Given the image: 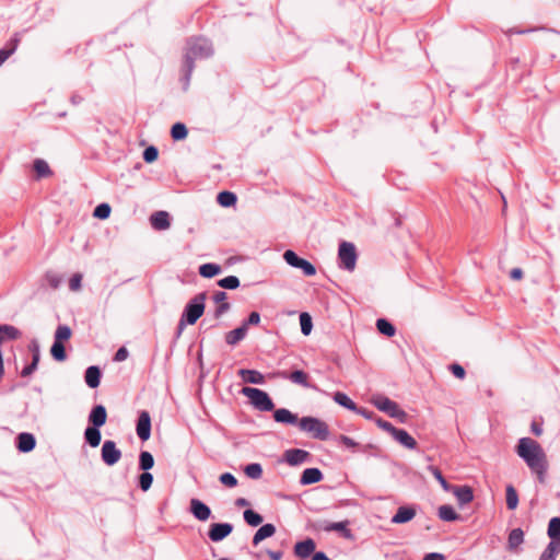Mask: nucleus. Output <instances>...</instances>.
Segmentation results:
<instances>
[{"label": "nucleus", "instance_id": "nucleus-47", "mask_svg": "<svg viewBox=\"0 0 560 560\" xmlns=\"http://www.w3.org/2000/svg\"><path fill=\"white\" fill-rule=\"evenodd\" d=\"M241 282L236 276H228L218 281V285L226 290H236Z\"/></svg>", "mask_w": 560, "mask_h": 560}, {"label": "nucleus", "instance_id": "nucleus-59", "mask_svg": "<svg viewBox=\"0 0 560 560\" xmlns=\"http://www.w3.org/2000/svg\"><path fill=\"white\" fill-rule=\"evenodd\" d=\"M231 308V304L229 302L219 303L217 308L214 310L213 316L215 319H219L223 314L229 312Z\"/></svg>", "mask_w": 560, "mask_h": 560}, {"label": "nucleus", "instance_id": "nucleus-34", "mask_svg": "<svg viewBox=\"0 0 560 560\" xmlns=\"http://www.w3.org/2000/svg\"><path fill=\"white\" fill-rule=\"evenodd\" d=\"M33 168L36 173L37 179L46 178L52 175V171L50 170L48 163L43 159H35Z\"/></svg>", "mask_w": 560, "mask_h": 560}, {"label": "nucleus", "instance_id": "nucleus-11", "mask_svg": "<svg viewBox=\"0 0 560 560\" xmlns=\"http://www.w3.org/2000/svg\"><path fill=\"white\" fill-rule=\"evenodd\" d=\"M233 532L231 523H213L208 530V537L213 542H219Z\"/></svg>", "mask_w": 560, "mask_h": 560}, {"label": "nucleus", "instance_id": "nucleus-27", "mask_svg": "<svg viewBox=\"0 0 560 560\" xmlns=\"http://www.w3.org/2000/svg\"><path fill=\"white\" fill-rule=\"evenodd\" d=\"M276 526L271 523H266L261 525L253 537V545L257 546L264 539L269 538L276 534Z\"/></svg>", "mask_w": 560, "mask_h": 560}, {"label": "nucleus", "instance_id": "nucleus-15", "mask_svg": "<svg viewBox=\"0 0 560 560\" xmlns=\"http://www.w3.org/2000/svg\"><path fill=\"white\" fill-rule=\"evenodd\" d=\"M89 425L101 428L107 421V411L103 405H95L89 413Z\"/></svg>", "mask_w": 560, "mask_h": 560}, {"label": "nucleus", "instance_id": "nucleus-4", "mask_svg": "<svg viewBox=\"0 0 560 560\" xmlns=\"http://www.w3.org/2000/svg\"><path fill=\"white\" fill-rule=\"evenodd\" d=\"M207 292H200L190 299L185 305L180 317L189 325H194L203 315L206 308Z\"/></svg>", "mask_w": 560, "mask_h": 560}, {"label": "nucleus", "instance_id": "nucleus-60", "mask_svg": "<svg viewBox=\"0 0 560 560\" xmlns=\"http://www.w3.org/2000/svg\"><path fill=\"white\" fill-rule=\"evenodd\" d=\"M450 371L452 372V374L455 377L460 378V380H463L466 375L465 369L458 363L451 364Z\"/></svg>", "mask_w": 560, "mask_h": 560}, {"label": "nucleus", "instance_id": "nucleus-39", "mask_svg": "<svg viewBox=\"0 0 560 560\" xmlns=\"http://www.w3.org/2000/svg\"><path fill=\"white\" fill-rule=\"evenodd\" d=\"M505 501L506 508L511 511L515 510L518 505V494L512 485H508L505 488Z\"/></svg>", "mask_w": 560, "mask_h": 560}, {"label": "nucleus", "instance_id": "nucleus-37", "mask_svg": "<svg viewBox=\"0 0 560 560\" xmlns=\"http://www.w3.org/2000/svg\"><path fill=\"white\" fill-rule=\"evenodd\" d=\"M236 201H237V197L232 191L223 190L217 195V202L221 207H224V208L233 207V206H235Z\"/></svg>", "mask_w": 560, "mask_h": 560}, {"label": "nucleus", "instance_id": "nucleus-12", "mask_svg": "<svg viewBox=\"0 0 560 560\" xmlns=\"http://www.w3.org/2000/svg\"><path fill=\"white\" fill-rule=\"evenodd\" d=\"M189 512L200 522H206L211 517V509L199 499H191L189 503Z\"/></svg>", "mask_w": 560, "mask_h": 560}, {"label": "nucleus", "instance_id": "nucleus-40", "mask_svg": "<svg viewBox=\"0 0 560 560\" xmlns=\"http://www.w3.org/2000/svg\"><path fill=\"white\" fill-rule=\"evenodd\" d=\"M139 469L142 471H149L154 466V457L148 451H141L139 454Z\"/></svg>", "mask_w": 560, "mask_h": 560}, {"label": "nucleus", "instance_id": "nucleus-6", "mask_svg": "<svg viewBox=\"0 0 560 560\" xmlns=\"http://www.w3.org/2000/svg\"><path fill=\"white\" fill-rule=\"evenodd\" d=\"M373 405L381 411L387 413L389 417L405 422L407 412L399 408L398 404L384 395H377L372 399Z\"/></svg>", "mask_w": 560, "mask_h": 560}, {"label": "nucleus", "instance_id": "nucleus-41", "mask_svg": "<svg viewBox=\"0 0 560 560\" xmlns=\"http://www.w3.org/2000/svg\"><path fill=\"white\" fill-rule=\"evenodd\" d=\"M376 328L380 334L386 337H393L396 332L395 326L386 318H378L376 320Z\"/></svg>", "mask_w": 560, "mask_h": 560}, {"label": "nucleus", "instance_id": "nucleus-56", "mask_svg": "<svg viewBox=\"0 0 560 560\" xmlns=\"http://www.w3.org/2000/svg\"><path fill=\"white\" fill-rule=\"evenodd\" d=\"M260 323V314L256 311L249 313L248 317L242 322V326L248 331L249 326H256Z\"/></svg>", "mask_w": 560, "mask_h": 560}, {"label": "nucleus", "instance_id": "nucleus-28", "mask_svg": "<svg viewBox=\"0 0 560 560\" xmlns=\"http://www.w3.org/2000/svg\"><path fill=\"white\" fill-rule=\"evenodd\" d=\"M238 375L246 383L264 384L265 382V376L259 371L256 370L241 369L238 371Z\"/></svg>", "mask_w": 560, "mask_h": 560}, {"label": "nucleus", "instance_id": "nucleus-18", "mask_svg": "<svg viewBox=\"0 0 560 560\" xmlns=\"http://www.w3.org/2000/svg\"><path fill=\"white\" fill-rule=\"evenodd\" d=\"M277 375L281 378L290 380L292 383L299 384L305 388L311 387V384L308 383V375L302 370H294L291 373L280 371Z\"/></svg>", "mask_w": 560, "mask_h": 560}, {"label": "nucleus", "instance_id": "nucleus-1", "mask_svg": "<svg viewBox=\"0 0 560 560\" xmlns=\"http://www.w3.org/2000/svg\"><path fill=\"white\" fill-rule=\"evenodd\" d=\"M214 54L212 43L205 37H190L186 42V50L184 54L182 65L183 90L187 91L190 84V79L195 70L196 59H207Z\"/></svg>", "mask_w": 560, "mask_h": 560}, {"label": "nucleus", "instance_id": "nucleus-55", "mask_svg": "<svg viewBox=\"0 0 560 560\" xmlns=\"http://www.w3.org/2000/svg\"><path fill=\"white\" fill-rule=\"evenodd\" d=\"M220 482L229 488H234L237 486L236 477L231 472H223L219 477Z\"/></svg>", "mask_w": 560, "mask_h": 560}, {"label": "nucleus", "instance_id": "nucleus-23", "mask_svg": "<svg viewBox=\"0 0 560 560\" xmlns=\"http://www.w3.org/2000/svg\"><path fill=\"white\" fill-rule=\"evenodd\" d=\"M102 371L97 365H91L85 370L84 381L90 388H96L101 384Z\"/></svg>", "mask_w": 560, "mask_h": 560}, {"label": "nucleus", "instance_id": "nucleus-50", "mask_svg": "<svg viewBox=\"0 0 560 560\" xmlns=\"http://www.w3.org/2000/svg\"><path fill=\"white\" fill-rule=\"evenodd\" d=\"M153 482V475L149 471H142V474L138 478L139 488L145 492L148 491Z\"/></svg>", "mask_w": 560, "mask_h": 560}, {"label": "nucleus", "instance_id": "nucleus-8", "mask_svg": "<svg viewBox=\"0 0 560 560\" xmlns=\"http://www.w3.org/2000/svg\"><path fill=\"white\" fill-rule=\"evenodd\" d=\"M284 261L293 267L301 269L304 276L312 277L316 275V268L315 266L310 262L308 260L300 257L294 250L287 249L283 254Z\"/></svg>", "mask_w": 560, "mask_h": 560}, {"label": "nucleus", "instance_id": "nucleus-42", "mask_svg": "<svg viewBox=\"0 0 560 560\" xmlns=\"http://www.w3.org/2000/svg\"><path fill=\"white\" fill-rule=\"evenodd\" d=\"M188 129L183 122H175L171 127V137L174 141H180L187 138Z\"/></svg>", "mask_w": 560, "mask_h": 560}, {"label": "nucleus", "instance_id": "nucleus-31", "mask_svg": "<svg viewBox=\"0 0 560 560\" xmlns=\"http://www.w3.org/2000/svg\"><path fill=\"white\" fill-rule=\"evenodd\" d=\"M198 272L202 278L211 279L220 275L222 272V268L218 264L206 262L199 266Z\"/></svg>", "mask_w": 560, "mask_h": 560}, {"label": "nucleus", "instance_id": "nucleus-54", "mask_svg": "<svg viewBox=\"0 0 560 560\" xmlns=\"http://www.w3.org/2000/svg\"><path fill=\"white\" fill-rule=\"evenodd\" d=\"M432 470V474L434 476V478L439 481V483L441 485V487L443 488V490L445 491H450V489H452L453 485H451L443 476L442 471L438 468V467H432L431 468Z\"/></svg>", "mask_w": 560, "mask_h": 560}, {"label": "nucleus", "instance_id": "nucleus-19", "mask_svg": "<svg viewBox=\"0 0 560 560\" xmlns=\"http://www.w3.org/2000/svg\"><path fill=\"white\" fill-rule=\"evenodd\" d=\"M150 223L154 230L163 231L171 226V217L166 211H155L150 215Z\"/></svg>", "mask_w": 560, "mask_h": 560}, {"label": "nucleus", "instance_id": "nucleus-7", "mask_svg": "<svg viewBox=\"0 0 560 560\" xmlns=\"http://www.w3.org/2000/svg\"><path fill=\"white\" fill-rule=\"evenodd\" d=\"M339 266L348 271H352L357 264V249L352 243L341 242L338 249Z\"/></svg>", "mask_w": 560, "mask_h": 560}, {"label": "nucleus", "instance_id": "nucleus-10", "mask_svg": "<svg viewBox=\"0 0 560 560\" xmlns=\"http://www.w3.org/2000/svg\"><path fill=\"white\" fill-rule=\"evenodd\" d=\"M136 432L138 438L145 442L151 436V417L147 410H141L139 412L137 423H136Z\"/></svg>", "mask_w": 560, "mask_h": 560}, {"label": "nucleus", "instance_id": "nucleus-58", "mask_svg": "<svg viewBox=\"0 0 560 560\" xmlns=\"http://www.w3.org/2000/svg\"><path fill=\"white\" fill-rule=\"evenodd\" d=\"M376 425L381 429H383L384 431L388 432V433H393V431H395V428L390 422L380 418L376 416V418L374 419Z\"/></svg>", "mask_w": 560, "mask_h": 560}, {"label": "nucleus", "instance_id": "nucleus-35", "mask_svg": "<svg viewBox=\"0 0 560 560\" xmlns=\"http://www.w3.org/2000/svg\"><path fill=\"white\" fill-rule=\"evenodd\" d=\"M21 336V331L11 325H0V345L5 340H15Z\"/></svg>", "mask_w": 560, "mask_h": 560}, {"label": "nucleus", "instance_id": "nucleus-26", "mask_svg": "<svg viewBox=\"0 0 560 560\" xmlns=\"http://www.w3.org/2000/svg\"><path fill=\"white\" fill-rule=\"evenodd\" d=\"M20 34L15 33L10 40L7 42L5 46L0 49V66L12 56L19 47L20 44Z\"/></svg>", "mask_w": 560, "mask_h": 560}, {"label": "nucleus", "instance_id": "nucleus-16", "mask_svg": "<svg viewBox=\"0 0 560 560\" xmlns=\"http://www.w3.org/2000/svg\"><path fill=\"white\" fill-rule=\"evenodd\" d=\"M273 420L288 425H299L300 418L287 408L273 409Z\"/></svg>", "mask_w": 560, "mask_h": 560}, {"label": "nucleus", "instance_id": "nucleus-53", "mask_svg": "<svg viewBox=\"0 0 560 560\" xmlns=\"http://www.w3.org/2000/svg\"><path fill=\"white\" fill-rule=\"evenodd\" d=\"M558 547L553 544H548L547 547L541 552L539 560H556L558 553Z\"/></svg>", "mask_w": 560, "mask_h": 560}, {"label": "nucleus", "instance_id": "nucleus-13", "mask_svg": "<svg viewBox=\"0 0 560 560\" xmlns=\"http://www.w3.org/2000/svg\"><path fill=\"white\" fill-rule=\"evenodd\" d=\"M448 492H452L455 495L458 504L462 506L470 503L474 500L472 488L467 485H463V486L453 485L452 489H450Z\"/></svg>", "mask_w": 560, "mask_h": 560}, {"label": "nucleus", "instance_id": "nucleus-64", "mask_svg": "<svg viewBox=\"0 0 560 560\" xmlns=\"http://www.w3.org/2000/svg\"><path fill=\"white\" fill-rule=\"evenodd\" d=\"M423 560H445V556L440 552H429L424 555Z\"/></svg>", "mask_w": 560, "mask_h": 560}, {"label": "nucleus", "instance_id": "nucleus-14", "mask_svg": "<svg viewBox=\"0 0 560 560\" xmlns=\"http://www.w3.org/2000/svg\"><path fill=\"white\" fill-rule=\"evenodd\" d=\"M283 456L290 466H299L311 457V453L301 448H290Z\"/></svg>", "mask_w": 560, "mask_h": 560}, {"label": "nucleus", "instance_id": "nucleus-2", "mask_svg": "<svg viewBox=\"0 0 560 560\" xmlns=\"http://www.w3.org/2000/svg\"><path fill=\"white\" fill-rule=\"evenodd\" d=\"M516 454L526 463L539 482L544 483L548 470V460L541 445L530 439L521 438L515 447Z\"/></svg>", "mask_w": 560, "mask_h": 560}, {"label": "nucleus", "instance_id": "nucleus-61", "mask_svg": "<svg viewBox=\"0 0 560 560\" xmlns=\"http://www.w3.org/2000/svg\"><path fill=\"white\" fill-rule=\"evenodd\" d=\"M353 412L362 416L363 418H365L368 420H374L376 418V415L372 410H369L368 408H364V407L357 406V410H354Z\"/></svg>", "mask_w": 560, "mask_h": 560}, {"label": "nucleus", "instance_id": "nucleus-36", "mask_svg": "<svg viewBox=\"0 0 560 560\" xmlns=\"http://www.w3.org/2000/svg\"><path fill=\"white\" fill-rule=\"evenodd\" d=\"M524 541V532L521 528H514L510 532L508 538V549L515 550Z\"/></svg>", "mask_w": 560, "mask_h": 560}, {"label": "nucleus", "instance_id": "nucleus-38", "mask_svg": "<svg viewBox=\"0 0 560 560\" xmlns=\"http://www.w3.org/2000/svg\"><path fill=\"white\" fill-rule=\"evenodd\" d=\"M332 398L335 402L342 406L343 408L350 411L357 410V404L347 394L342 392H336Z\"/></svg>", "mask_w": 560, "mask_h": 560}, {"label": "nucleus", "instance_id": "nucleus-9", "mask_svg": "<svg viewBox=\"0 0 560 560\" xmlns=\"http://www.w3.org/2000/svg\"><path fill=\"white\" fill-rule=\"evenodd\" d=\"M101 458L107 466H114L121 458V451L117 447L116 443L112 440L103 442L101 448Z\"/></svg>", "mask_w": 560, "mask_h": 560}, {"label": "nucleus", "instance_id": "nucleus-57", "mask_svg": "<svg viewBox=\"0 0 560 560\" xmlns=\"http://www.w3.org/2000/svg\"><path fill=\"white\" fill-rule=\"evenodd\" d=\"M82 287V275L77 272L72 275V277L69 280V289L71 291H79Z\"/></svg>", "mask_w": 560, "mask_h": 560}, {"label": "nucleus", "instance_id": "nucleus-24", "mask_svg": "<svg viewBox=\"0 0 560 560\" xmlns=\"http://www.w3.org/2000/svg\"><path fill=\"white\" fill-rule=\"evenodd\" d=\"M392 436L400 443L402 446L415 450L417 447V441L404 429L395 428V431H393Z\"/></svg>", "mask_w": 560, "mask_h": 560}, {"label": "nucleus", "instance_id": "nucleus-43", "mask_svg": "<svg viewBox=\"0 0 560 560\" xmlns=\"http://www.w3.org/2000/svg\"><path fill=\"white\" fill-rule=\"evenodd\" d=\"M244 521L252 527L259 526L262 523V516L252 509H247L243 513Z\"/></svg>", "mask_w": 560, "mask_h": 560}, {"label": "nucleus", "instance_id": "nucleus-33", "mask_svg": "<svg viewBox=\"0 0 560 560\" xmlns=\"http://www.w3.org/2000/svg\"><path fill=\"white\" fill-rule=\"evenodd\" d=\"M438 515L444 522H455L460 520V515L452 505L448 504L441 505L438 510Z\"/></svg>", "mask_w": 560, "mask_h": 560}, {"label": "nucleus", "instance_id": "nucleus-25", "mask_svg": "<svg viewBox=\"0 0 560 560\" xmlns=\"http://www.w3.org/2000/svg\"><path fill=\"white\" fill-rule=\"evenodd\" d=\"M547 535L550 538V544L560 546V515L549 520Z\"/></svg>", "mask_w": 560, "mask_h": 560}, {"label": "nucleus", "instance_id": "nucleus-21", "mask_svg": "<svg viewBox=\"0 0 560 560\" xmlns=\"http://www.w3.org/2000/svg\"><path fill=\"white\" fill-rule=\"evenodd\" d=\"M315 549L316 544L312 538H306L294 545L295 556L302 559L308 558L311 555L313 556V553L316 552Z\"/></svg>", "mask_w": 560, "mask_h": 560}, {"label": "nucleus", "instance_id": "nucleus-17", "mask_svg": "<svg viewBox=\"0 0 560 560\" xmlns=\"http://www.w3.org/2000/svg\"><path fill=\"white\" fill-rule=\"evenodd\" d=\"M15 445L19 452L30 453L36 446V439L32 433L22 432L15 438Z\"/></svg>", "mask_w": 560, "mask_h": 560}, {"label": "nucleus", "instance_id": "nucleus-32", "mask_svg": "<svg viewBox=\"0 0 560 560\" xmlns=\"http://www.w3.org/2000/svg\"><path fill=\"white\" fill-rule=\"evenodd\" d=\"M246 335H247L246 328H244L241 325L240 327L226 332L224 339L229 346H235L240 341H242L246 337Z\"/></svg>", "mask_w": 560, "mask_h": 560}, {"label": "nucleus", "instance_id": "nucleus-51", "mask_svg": "<svg viewBox=\"0 0 560 560\" xmlns=\"http://www.w3.org/2000/svg\"><path fill=\"white\" fill-rule=\"evenodd\" d=\"M159 158V150L154 145H149L143 150L142 159L145 163H153Z\"/></svg>", "mask_w": 560, "mask_h": 560}, {"label": "nucleus", "instance_id": "nucleus-5", "mask_svg": "<svg viewBox=\"0 0 560 560\" xmlns=\"http://www.w3.org/2000/svg\"><path fill=\"white\" fill-rule=\"evenodd\" d=\"M241 393L249 399L253 407L259 411H272L275 404L269 394L256 387L245 386Z\"/></svg>", "mask_w": 560, "mask_h": 560}, {"label": "nucleus", "instance_id": "nucleus-30", "mask_svg": "<svg viewBox=\"0 0 560 560\" xmlns=\"http://www.w3.org/2000/svg\"><path fill=\"white\" fill-rule=\"evenodd\" d=\"M348 524H349L348 521L326 523L323 526V529L325 532H338V533H341V535L345 538H351L352 534H351V530L348 528Z\"/></svg>", "mask_w": 560, "mask_h": 560}, {"label": "nucleus", "instance_id": "nucleus-45", "mask_svg": "<svg viewBox=\"0 0 560 560\" xmlns=\"http://www.w3.org/2000/svg\"><path fill=\"white\" fill-rule=\"evenodd\" d=\"M300 326H301V332L304 336H308L312 332L313 320H312V316L307 312H302L300 314Z\"/></svg>", "mask_w": 560, "mask_h": 560}, {"label": "nucleus", "instance_id": "nucleus-46", "mask_svg": "<svg viewBox=\"0 0 560 560\" xmlns=\"http://www.w3.org/2000/svg\"><path fill=\"white\" fill-rule=\"evenodd\" d=\"M245 475L250 479H259L262 476V466L259 463H252L245 466Z\"/></svg>", "mask_w": 560, "mask_h": 560}, {"label": "nucleus", "instance_id": "nucleus-48", "mask_svg": "<svg viewBox=\"0 0 560 560\" xmlns=\"http://www.w3.org/2000/svg\"><path fill=\"white\" fill-rule=\"evenodd\" d=\"M72 331L71 328L67 325H59L55 331V340L56 342L67 341L71 338Z\"/></svg>", "mask_w": 560, "mask_h": 560}, {"label": "nucleus", "instance_id": "nucleus-62", "mask_svg": "<svg viewBox=\"0 0 560 560\" xmlns=\"http://www.w3.org/2000/svg\"><path fill=\"white\" fill-rule=\"evenodd\" d=\"M128 355H129V351L127 350V348L126 347H120L116 351L113 360L115 362H121V361H125L128 358Z\"/></svg>", "mask_w": 560, "mask_h": 560}, {"label": "nucleus", "instance_id": "nucleus-44", "mask_svg": "<svg viewBox=\"0 0 560 560\" xmlns=\"http://www.w3.org/2000/svg\"><path fill=\"white\" fill-rule=\"evenodd\" d=\"M50 354L54 360L58 362H63L67 359V352L65 345L61 342L54 341L51 348H50Z\"/></svg>", "mask_w": 560, "mask_h": 560}, {"label": "nucleus", "instance_id": "nucleus-20", "mask_svg": "<svg viewBox=\"0 0 560 560\" xmlns=\"http://www.w3.org/2000/svg\"><path fill=\"white\" fill-rule=\"evenodd\" d=\"M416 516V509L410 505L399 506L393 515L390 522L393 524H405L410 522Z\"/></svg>", "mask_w": 560, "mask_h": 560}, {"label": "nucleus", "instance_id": "nucleus-63", "mask_svg": "<svg viewBox=\"0 0 560 560\" xmlns=\"http://www.w3.org/2000/svg\"><path fill=\"white\" fill-rule=\"evenodd\" d=\"M339 442L349 448H353V447L358 446V443L353 439H351L348 435H343V434H341L339 436Z\"/></svg>", "mask_w": 560, "mask_h": 560}, {"label": "nucleus", "instance_id": "nucleus-22", "mask_svg": "<svg viewBox=\"0 0 560 560\" xmlns=\"http://www.w3.org/2000/svg\"><path fill=\"white\" fill-rule=\"evenodd\" d=\"M324 475L319 468L311 467L303 470L300 477V485L308 486L322 481Z\"/></svg>", "mask_w": 560, "mask_h": 560}, {"label": "nucleus", "instance_id": "nucleus-49", "mask_svg": "<svg viewBox=\"0 0 560 560\" xmlns=\"http://www.w3.org/2000/svg\"><path fill=\"white\" fill-rule=\"evenodd\" d=\"M45 280L51 289L56 290L62 283L63 278L55 271H47L45 273Z\"/></svg>", "mask_w": 560, "mask_h": 560}, {"label": "nucleus", "instance_id": "nucleus-29", "mask_svg": "<svg viewBox=\"0 0 560 560\" xmlns=\"http://www.w3.org/2000/svg\"><path fill=\"white\" fill-rule=\"evenodd\" d=\"M84 440L91 447H97L102 440L100 428L88 425L84 430Z\"/></svg>", "mask_w": 560, "mask_h": 560}, {"label": "nucleus", "instance_id": "nucleus-52", "mask_svg": "<svg viewBox=\"0 0 560 560\" xmlns=\"http://www.w3.org/2000/svg\"><path fill=\"white\" fill-rule=\"evenodd\" d=\"M112 208L108 203H100L95 207L93 215L97 219L105 220L109 218Z\"/></svg>", "mask_w": 560, "mask_h": 560}, {"label": "nucleus", "instance_id": "nucleus-3", "mask_svg": "<svg viewBox=\"0 0 560 560\" xmlns=\"http://www.w3.org/2000/svg\"><path fill=\"white\" fill-rule=\"evenodd\" d=\"M298 427L302 432L311 434L315 440L327 441L330 436L328 424L316 417H302Z\"/></svg>", "mask_w": 560, "mask_h": 560}]
</instances>
